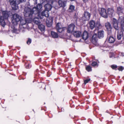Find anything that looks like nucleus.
<instances>
[{
  "label": "nucleus",
  "instance_id": "nucleus-1",
  "mask_svg": "<svg viewBox=\"0 0 124 124\" xmlns=\"http://www.w3.org/2000/svg\"><path fill=\"white\" fill-rule=\"evenodd\" d=\"M42 7V6L41 4H38L36 7L33 8L32 10L28 7H26L24 8V16H29L30 17L32 16L31 14L32 15L37 14V16L41 18L40 16L41 15V14H40L39 10Z\"/></svg>",
  "mask_w": 124,
  "mask_h": 124
},
{
  "label": "nucleus",
  "instance_id": "nucleus-2",
  "mask_svg": "<svg viewBox=\"0 0 124 124\" xmlns=\"http://www.w3.org/2000/svg\"><path fill=\"white\" fill-rule=\"evenodd\" d=\"M113 23L114 28L117 30L119 29L118 24L120 23L122 30L124 31V17H123L119 16L118 21L116 19L113 18Z\"/></svg>",
  "mask_w": 124,
  "mask_h": 124
},
{
  "label": "nucleus",
  "instance_id": "nucleus-3",
  "mask_svg": "<svg viewBox=\"0 0 124 124\" xmlns=\"http://www.w3.org/2000/svg\"><path fill=\"white\" fill-rule=\"evenodd\" d=\"M44 7L45 10L41 12V15L40 16L41 18H43V16L48 17L49 16L48 12L51 10L52 8V6L48 4L45 5Z\"/></svg>",
  "mask_w": 124,
  "mask_h": 124
},
{
  "label": "nucleus",
  "instance_id": "nucleus-4",
  "mask_svg": "<svg viewBox=\"0 0 124 124\" xmlns=\"http://www.w3.org/2000/svg\"><path fill=\"white\" fill-rule=\"evenodd\" d=\"M21 16L17 14H14L12 15L11 17L12 22L14 25L17 24V22L20 21L22 18Z\"/></svg>",
  "mask_w": 124,
  "mask_h": 124
},
{
  "label": "nucleus",
  "instance_id": "nucleus-5",
  "mask_svg": "<svg viewBox=\"0 0 124 124\" xmlns=\"http://www.w3.org/2000/svg\"><path fill=\"white\" fill-rule=\"evenodd\" d=\"M90 17V14L88 12H84L82 17L81 18L80 20L86 21L89 20Z\"/></svg>",
  "mask_w": 124,
  "mask_h": 124
},
{
  "label": "nucleus",
  "instance_id": "nucleus-6",
  "mask_svg": "<svg viewBox=\"0 0 124 124\" xmlns=\"http://www.w3.org/2000/svg\"><path fill=\"white\" fill-rule=\"evenodd\" d=\"M75 27V25L73 24H70L68 27L67 32L68 33L72 34L75 31L74 30Z\"/></svg>",
  "mask_w": 124,
  "mask_h": 124
},
{
  "label": "nucleus",
  "instance_id": "nucleus-7",
  "mask_svg": "<svg viewBox=\"0 0 124 124\" xmlns=\"http://www.w3.org/2000/svg\"><path fill=\"white\" fill-rule=\"evenodd\" d=\"M0 13L1 15V13ZM11 14V13L9 11L8 12L6 11H3L2 12V16H0V17H3V18L7 19L8 17Z\"/></svg>",
  "mask_w": 124,
  "mask_h": 124
},
{
  "label": "nucleus",
  "instance_id": "nucleus-8",
  "mask_svg": "<svg viewBox=\"0 0 124 124\" xmlns=\"http://www.w3.org/2000/svg\"><path fill=\"white\" fill-rule=\"evenodd\" d=\"M31 15L32 16H31L30 17L29 16H26V17H30V20H31L32 19V21H32H33L34 23H36V24L38 25L40 23V21L39 20V17H38V18L35 17L33 19H32V17L33 16H34L35 15H37V14H34V15H32L31 14Z\"/></svg>",
  "mask_w": 124,
  "mask_h": 124
},
{
  "label": "nucleus",
  "instance_id": "nucleus-9",
  "mask_svg": "<svg viewBox=\"0 0 124 124\" xmlns=\"http://www.w3.org/2000/svg\"><path fill=\"white\" fill-rule=\"evenodd\" d=\"M22 17L21 20L20 21V27L22 26L23 25H25L26 23H30L31 22L32 19L31 20H30V18H28L26 20L24 19H22Z\"/></svg>",
  "mask_w": 124,
  "mask_h": 124
},
{
  "label": "nucleus",
  "instance_id": "nucleus-10",
  "mask_svg": "<svg viewBox=\"0 0 124 124\" xmlns=\"http://www.w3.org/2000/svg\"><path fill=\"white\" fill-rule=\"evenodd\" d=\"M100 15L102 17L107 18L108 17V14L107 13L106 10L104 8H101V11L99 12Z\"/></svg>",
  "mask_w": 124,
  "mask_h": 124
},
{
  "label": "nucleus",
  "instance_id": "nucleus-11",
  "mask_svg": "<svg viewBox=\"0 0 124 124\" xmlns=\"http://www.w3.org/2000/svg\"><path fill=\"white\" fill-rule=\"evenodd\" d=\"M14 0L10 2V4L13 10H15L17 9L18 8V7L17 5L18 4Z\"/></svg>",
  "mask_w": 124,
  "mask_h": 124
},
{
  "label": "nucleus",
  "instance_id": "nucleus-12",
  "mask_svg": "<svg viewBox=\"0 0 124 124\" xmlns=\"http://www.w3.org/2000/svg\"><path fill=\"white\" fill-rule=\"evenodd\" d=\"M14 0L10 2V4L13 10H15L17 9L18 8V7L17 5L18 4Z\"/></svg>",
  "mask_w": 124,
  "mask_h": 124
},
{
  "label": "nucleus",
  "instance_id": "nucleus-13",
  "mask_svg": "<svg viewBox=\"0 0 124 124\" xmlns=\"http://www.w3.org/2000/svg\"><path fill=\"white\" fill-rule=\"evenodd\" d=\"M105 26L108 31V34L110 35L111 34L112 28L111 24L109 22H107L105 23Z\"/></svg>",
  "mask_w": 124,
  "mask_h": 124
},
{
  "label": "nucleus",
  "instance_id": "nucleus-14",
  "mask_svg": "<svg viewBox=\"0 0 124 124\" xmlns=\"http://www.w3.org/2000/svg\"><path fill=\"white\" fill-rule=\"evenodd\" d=\"M53 20V18L52 17L47 18L46 21V23L47 26L48 27H50L52 25Z\"/></svg>",
  "mask_w": 124,
  "mask_h": 124
},
{
  "label": "nucleus",
  "instance_id": "nucleus-15",
  "mask_svg": "<svg viewBox=\"0 0 124 124\" xmlns=\"http://www.w3.org/2000/svg\"><path fill=\"white\" fill-rule=\"evenodd\" d=\"M88 25L91 29H93L95 27V23L94 21L92 20L89 22Z\"/></svg>",
  "mask_w": 124,
  "mask_h": 124
},
{
  "label": "nucleus",
  "instance_id": "nucleus-16",
  "mask_svg": "<svg viewBox=\"0 0 124 124\" xmlns=\"http://www.w3.org/2000/svg\"><path fill=\"white\" fill-rule=\"evenodd\" d=\"M123 8L120 7H118L117 8V13L119 16L121 15H123Z\"/></svg>",
  "mask_w": 124,
  "mask_h": 124
},
{
  "label": "nucleus",
  "instance_id": "nucleus-17",
  "mask_svg": "<svg viewBox=\"0 0 124 124\" xmlns=\"http://www.w3.org/2000/svg\"><path fill=\"white\" fill-rule=\"evenodd\" d=\"M108 13L109 17H112L114 13V10L113 9L111 8H108Z\"/></svg>",
  "mask_w": 124,
  "mask_h": 124
},
{
  "label": "nucleus",
  "instance_id": "nucleus-18",
  "mask_svg": "<svg viewBox=\"0 0 124 124\" xmlns=\"http://www.w3.org/2000/svg\"><path fill=\"white\" fill-rule=\"evenodd\" d=\"M108 42L110 43H113L115 41V38L112 36H109V35H111V34H108Z\"/></svg>",
  "mask_w": 124,
  "mask_h": 124
},
{
  "label": "nucleus",
  "instance_id": "nucleus-19",
  "mask_svg": "<svg viewBox=\"0 0 124 124\" xmlns=\"http://www.w3.org/2000/svg\"><path fill=\"white\" fill-rule=\"evenodd\" d=\"M83 39L85 40H86L88 37V33L86 31H85L83 33L82 35Z\"/></svg>",
  "mask_w": 124,
  "mask_h": 124
},
{
  "label": "nucleus",
  "instance_id": "nucleus-20",
  "mask_svg": "<svg viewBox=\"0 0 124 124\" xmlns=\"http://www.w3.org/2000/svg\"><path fill=\"white\" fill-rule=\"evenodd\" d=\"M92 41L94 44L97 42V35L96 33L94 34L92 37Z\"/></svg>",
  "mask_w": 124,
  "mask_h": 124
},
{
  "label": "nucleus",
  "instance_id": "nucleus-21",
  "mask_svg": "<svg viewBox=\"0 0 124 124\" xmlns=\"http://www.w3.org/2000/svg\"><path fill=\"white\" fill-rule=\"evenodd\" d=\"M117 32V39L118 40H120L121 39L123 36V32L122 31L119 30Z\"/></svg>",
  "mask_w": 124,
  "mask_h": 124
},
{
  "label": "nucleus",
  "instance_id": "nucleus-22",
  "mask_svg": "<svg viewBox=\"0 0 124 124\" xmlns=\"http://www.w3.org/2000/svg\"><path fill=\"white\" fill-rule=\"evenodd\" d=\"M104 33L103 30H101L98 32V36L99 38H102L104 36Z\"/></svg>",
  "mask_w": 124,
  "mask_h": 124
},
{
  "label": "nucleus",
  "instance_id": "nucleus-23",
  "mask_svg": "<svg viewBox=\"0 0 124 124\" xmlns=\"http://www.w3.org/2000/svg\"><path fill=\"white\" fill-rule=\"evenodd\" d=\"M72 34L75 37L78 38L80 36L81 32L79 31H75Z\"/></svg>",
  "mask_w": 124,
  "mask_h": 124
},
{
  "label": "nucleus",
  "instance_id": "nucleus-24",
  "mask_svg": "<svg viewBox=\"0 0 124 124\" xmlns=\"http://www.w3.org/2000/svg\"><path fill=\"white\" fill-rule=\"evenodd\" d=\"M58 3L60 7H64L66 5V2L63 1L61 0H59L58 1Z\"/></svg>",
  "mask_w": 124,
  "mask_h": 124
},
{
  "label": "nucleus",
  "instance_id": "nucleus-25",
  "mask_svg": "<svg viewBox=\"0 0 124 124\" xmlns=\"http://www.w3.org/2000/svg\"><path fill=\"white\" fill-rule=\"evenodd\" d=\"M51 34L52 37L54 38H57L58 36V35L56 33L53 31H51Z\"/></svg>",
  "mask_w": 124,
  "mask_h": 124
},
{
  "label": "nucleus",
  "instance_id": "nucleus-26",
  "mask_svg": "<svg viewBox=\"0 0 124 124\" xmlns=\"http://www.w3.org/2000/svg\"><path fill=\"white\" fill-rule=\"evenodd\" d=\"M38 27L39 29L41 31H43L45 30V26L43 24H41L39 25Z\"/></svg>",
  "mask_w": 124,
  "mask_h": 124
},
{
  "label": "nucleus",
  "instance_id": "nucleus-27",
  "mask_svg": "<svg viewBox=\"0 0 124 124\" xmlns=\"http://www.w3.org/2000/svg\"><path fill=\"white\" fill-rule=\"evenodd\" d=\"M96 29H99L101 28L102 27V26L101 25L100 22H97L96 23H95V27Z\"/></svg>",
  "mask_w": 124,
  "mask_h": 124
},
{
  "label": "nucleus",
  "instance_id": "nucleus-28",
  "mask_svg": "<svg viewBox=\"0 0 124 124\" xmlns=\"http://www.w3.org/2000/svg\"><path fill=\"white\" fill-rule=\"evenodd\" d=\"M86 70L88 72L91 71H92V68L90 66L88 65L86 66L85 67Z\"/></svg>",
  "mask_w": 124,
  "mask_h": 124
},
{
  "label": "nucleus",
  "instance_id": "nucleus-29",
  "mask_svg": "<svg viewBox=\"0 0 124 124\" xmlns=\"http://www.w3.org/2000/svg\"><path fill=\"white\" fill-rule=\"evenodd\" d=\"M65 29H66L65 28L62 27L61 28L57 29V31L58 32L60 33L63 32L64 31Z\"/></svg>",
  "mask_w": 124,
  "mask_h": 124
},
{
  "label": "nucleus",
  "instance_id": "nucleus-30",
  "mask_svg": "<svg viewBox=\"0 0 124 124\" xmlns=\"http://www.w3.org/2000/svg\"><path fill=\"white\" fill-rule=\"evenodd\" d=\"M20 31H22V29H21L20 30ZM12 31L13 32L15 33H18L20 31L14 28L12 30Z\"/></svg>",
  "mask_w": 124,
  "mask_h": 124
},
{
  "label": "nucleus",
  "instance_id": "nucleus-31",
  "mask_svg": "<svg viewBox=\"0 0 124 124\" xmlns=\"http://www.w3.org/2000/svg\"><path fill=\"white\" fill-rule=\"evenodd\" d=\"M75 6L72 5H70L69 9V11L70 12L73 11L74 10Z\"/></svg>",
  "mask_w": 124,
  "mask_h": 124
},
{
  "label": "nucleus",
  "instance_id": "nucleus-32",
  "mask_svg": "<svg viewBox=\"0 0 124 124\" xmlns=\"http://www.w3.org/2000/svg\"><path fill=\"white\" fill-rule=\"evenodd\" d=\"M56 28L57 29L61 28L62 27V25L60 23H57L56 25Z\"/></svg>",
  "mask_w": 124,
  "mask_h": 124
},
{
  "label": "nucleus",
  "instance_id": "nucleus-33",
  "mask_svg": "<svg viewBox=\"0 0 124 124\" xmlns=\"http://www.w3.org/2000/svg\"><path fill=\"white\" fill-rule=\"evenodd\" d=\"M92 65L94 67L95 66H97V67L98 66V65L97 63V62H93L92 63Z\"/></svg>",
  "mask_w": 124,
  "mask_h": 124
},
{
  "label": "nucleus",
  "instance_id": "nucleus-34",
  "mask_svg": "<svg viewBox=\"0 0 124 124\" xmlns=\"http://www.w3.org/2000/svg\"><path fill=\"white\" fill-rule=\"evenodd\" d=\"M90 80V78L87 79H85L84 81V84L85 85H86L87 83L89 82Z\"/></svg>",
  "mask_w": 124,
  "mask_h": 124
},
{
  "label": "nucleus",
  "instance_id": "nucleus-35",
  "mask_svg": "<svg viewBox=\"0 0 124 124\" xmlns=\"http://www.w3.org/2000/svg\"><path fill=\"white\" fill-rule=\"evenodd\" d=\"M26 0H16V2L18 4H20V3L25 1Z\"/></svg>",
  "mask_w": 124,
  "mask_h": 124
},
{
  "label": "nucleus",
  "instance_id": "nucleus-36",
  "mask_svg": "<svg viewBox=\"0 0 124 124\" xmlns=\"http://www.w3.org/2000/svg\"><path fill=\"white\" fill-rule=\"evenodd\" d=\"M115 54L112 53H110L109 54V56L110 58H112L115 57Z\"/></svg>",
  "mask_w": 124,
  "mask_h": 124
},
{
  "label": "nucleus",
  "instance_id": "nucleus-37",
  "mask_svg": "<svg viewBox=\"0 0 124 124\" xmlns=\"http://www.w3.org/2000/svg\"><path fill=\"white\" fill-rule=\"evenodd\" d=\"M31 42V39H29L27 42V43L28 44H29Z\"/></svg>",
  "mask_w": 124,
  "mask_h": 124
},
{
  "label": "nucleus",
  "instance_id": "nucleus-38",
  "mask_svg": "<svg viewBox=\"0 0 124 124\" xmlns=\"http://www.w3.org/2000/svg\"><path fill=\"white\" fill-rule=\"evenodd\" d=\"M111 68L113 69H114L117 68V66L115 65H113L111 66Z\"/></svg>",
  "mask_w": 124,
  "mask_h": 124
},
{
  "label": "nucleus",
  "instance_id": "nucleus-39",
  "mask_svg": "<svg viewBox=\"0 0 124 124\" xmlns=\"http://www.w3.org/2000/svg\"><path fill=\"white\" fill-rule=\"evenodd\" d=\"M124 69L123 67L122 66H121L119 67L118 69V70L119 71H122Z\"/></svg>",
  "mask_w": 124,
  "mask_h": 124
},
{
  "label": "nucleus",
  "instance_id": "nucleus-40",
  "mask_svg": "<svg viewBox=\"0 0 124 124\" xmlns=\"http://www.w3.org/2000/svg\"><path fill=\"white\" fill-rule=\"evenodd\" d=\"M31 67V65L30 64H28L26 66V68L27 69H29Z\"/></svg>",
  "mask_w": 124,
  "mask_h": 124
},
{
  "label": "nucleus",
  "instance_id": "nucleus-41",
  "mask_svg": "<svg viewBox=\"0 0 124 124\" xmlns=\"http://www.w3.org/2000/svg\"><path fill=\"white\" fill-rule=\"evenodd\" d=\"M119 55L121 56H124V53H120Z\"/></svg>",
  "mask_w": 124,
  "mask_h": 124
},
{
  "label": "nucleus",
  "instance_id": "nucleus-42",
  "mask_svg": "<svg viewBox=\"0 0 124 124\" xmlns=\"http://www.w3.org/2000/svg\"><path fill=\"white\" fill-rule=\"evenodd\" d=\"M83 1L85 2H87L88 0H83Z\"/></svg>",
  "mask_w": 124,
  "mask_h": 124
}]
</instances>
